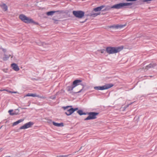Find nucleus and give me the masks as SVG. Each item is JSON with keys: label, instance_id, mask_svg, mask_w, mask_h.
<instances>
[{"label": "nucleus", "instance_id": "nucleus-1", "mask_svg": "<svg viewBox=\"0 0 157 157\" xmlns=\"http://www.w3.org/2000/svg\"><path fill=\"white\" fill-rule=\"evenodd\" d=\"M123 49V46L118 47H108L106 48V52L109 54L117 53Z\"/></svg>", "mask_w": 157, "mask_h": 157}, {"label": "nucleus", "instance_id": "nucleus-2", "mask_svg": "<svg viewBox=\"0 0 157 157\" xmlns=\"http://www.w3.org/2000/svg\"><path fill=\"white\" fill-rule=\"evenodd\" d=\"M19 18L22 21L27 24H29L31 23H33L34 24L36 23V22L34 21L33 19H31L30 17L26 16L25 15L23 14L20 15L19 16Z\"/></svg>", "mask_w": 157, "mask_h": 157}, {"label": "nucleus", "instance_id": "nucleus-3", "mask_svg": "<svg viewBox=\"0 0 157 157\" xmlns=\"http://www.w3.org/2000/svg\"><path fill=\"white\" fill-rule=\"evenodd\" d=\"M113 85L112 84H107L101 86H95L94 89L97 90H103L109 89Z\"/></svg>", "mask_w": 157, "mask_h": 157}, {"label": "nucleus", "instance_id": "nucleus-4", "mask_svg": "<svg viewBox=\"0 0 157 157\" xmlns=\"http://www.w3.org/2000/svg\"><path fill=\"white\" fill-rule=\"evenodd\" d=\"M72 13L75 17L79 18H82L85 14V12L81 10L73 11Z\"/></svg>", "mask_w": 157, "mask_h": 157}, {"label": "nucleus", "instance_id": "nucleus-5", "mask_svg": "<svg viewBox=\"0 0 157 157\" xmlns=\"http://www.w3.org/2000/svg\"><path fill=\"white\" fill-rule=\"evenodd\" d=\"M99 113L96 112H90L88 113L89 116L84 119L85 121L95 119L97 118L96 116L98 115Z\"/></svg>", "mask_w": 157, "mask_h": 157}, {"label": "nucleus", "instance_id": "nucleus-6", "mask_svg": "<svg viewBox=\"0 0 157 157\" xmlns=\"http://www.w3.org/2000/svg\"><path fill=\"white\" fill-rule=\"evenodd\" d=\"M123 8L122 3H120L113 5L111 7H107L105 9L102 10L103 11H105L107 9H109L111 8H115L117 9H119Z\"/></svg>", "mask_w": 157, "mask_h": 157}, {"label": "nucleus", "instance_id": "nucleus-7", "mask_svg": "<svg viewBox=\"0 0 157 157\" xmlns=\"http://www.w3.org/2000/svg\"><path fill=\"white\" fill-rule=\"evenodd\" d=\"M126 25V24L113 25L110 26H108L107 27V29L112 28L113 29H122Z\"/></svg>", "mask_w": 157, "mask_h": 157}, {"label": "nucleus", "instance_id": "nucleus-8", "mask_svg": "<svg viewBox=\"0 0 157 157\" xmlns=\"http://www.w3.org/2000/svg\"><path fill=\"white\" fill-rule=\"evenodd\" d=\"M33 124V123L31 122H29L27 123H26L24 125L21 126L20 128V129H25L26 128H29Z\"/></svg>", "mask_w": 157, "mask_h": 157}, {"label": "nucleus", "instance_id": "nucleus-9", "mask_svg": "<svg viewBox=\"0 0 157 157\" xmlns=\"http://www.w3.org/2000/svg\"><path fill=\"white\" fill-rule=\"evenodd\" d=\"M78 109V108H75L74 109L72 107L68 109V110L65 112V113L67 116L71 115L74 112L77 110Z\"/></svg>", "mask_w": 157, "mask_h": 157}, {"label": "nucleus", "instance_id": "nucleus-10", "mask_svg": "<svg viewBox=\"0 0 157 157\" xmlns=\"http://www.w3.org/2000/svg\"><path fill=\"white\" fill-rule=\"evenodd\" d=\"M157 65L156 63H152L146 66L144 69L146 70H147L151 68L154 67Z\"/></svg>", "mask_w": 157, "mask_h": 157}, {"label": "nucleus", "instance_id": "nucleus-11", "mask_svg": "<svg viewBox=\"0 0 157 157\" xmlns=\"http://www.w3.org/2000/svg\"><path fill=\"white\" fill-rule=\"evenodd\" d=\"M82 82V80L80 79H76L74 80L72 83V84L75 88L76 86L80 84V83Z\"/></svg>", "mask_w": 157, "mask_h": 157}, {"label": "nucleus", "instance_id": "nucleus-12", "mask_svg": "<svg viewBox=\"0 0 157 157\" xmlns=\"http://www.w3.org/2000/svg\"><path fill=\"white\" fill-rule=\"evenodd\" d=\"M105 7V6L102 5L94 8V10L95 12L99 11L101 10Z\"/></svg>", "mask_w": 157, "mask_h": 157}, {"label": "nucleus", "instance_id": "nucleus-13", "mask_svg": "<svg viewBox=\"0 0 157 157\" xmlns=\"http://www.w3.org/2000/svg\"><path fill=\"white\" fill-rule=\"evenodd\" d=\"M0 6L4 11H6L8 10V7L5 4L3 3L0 5Z\"/></svg>", "mask_w": 157, "mask_h": 157}, {"label": "nucleus", "instance_id": "nucleus-14", "mask_svg": "<svg viewBox=\"0 0 157 157\" xmlns=\"http://www.w3.org/2000/svg\"><path fill=\"white\" fill-rule=\"evenodd\" d=\"M11 67L15 71H18L19 68L17 65L15 63H12L11 64Z\"/></svg>", "mask_w": 157, "mask_h": 157}, {"label": "nucleus", "instance_id": "nucleus-15", "mask_svg": "<svg viewBox=\"0 0 157 157\" xmlns=\"http://www.w3.org/2000/svg\"><path fill=\"white\" fill-rule=\"evenodd\" d=\"M58 12V11H50L46 12V14L48 16H52L55 13Z\"/></svg>", "mask_w": 157, "mask_h": 157}, {"label": "nucleus", "instance_id": "nucleus-16", "mask_svg": "<svg viewBox=\"0 0 157 157\" xmlns=\"http://www.w3.org/2000/svg\"><path fill=\"white\" fill-rule=\"evenodd\" d=\"M75 87H74L73 85L72 84L71 86H68L67 87V91H70L72 90Z\"/></svg>", "mask_w": 157, "mask_h": 157}, {"label": "nucleus", "instance_id": "nucleus-17", "mask_svg": "<svg viewBox=\"0 0 157 157\" xmlns=\"http://www.w3.org/2000/svg\"><path fill=\"white\" fill-rule=\"evenodd\" d=\"M24 121V119H21L18 120V121L14 122L13 124V126H14L15 125H17L19 123H21L22 122Z\"/></svg>", "mask_w": 157, "mask_h": 157}, {"label": "nucleus", "instance_id": "nucleus-18", "mask_svg": "<svg viewBox=\"0 0 157 157\" xmlns=\"http://www.w3.org/2000/svg\"><path fill=\"white\" fill-rule=\"evenodd\" d=\"M100 12L94 13H91L90 16L92 17H95L97 16L98 15H100Z\"/></svg>", "mask_w": 157, "mask_h": 157}, {"label": "nucleus", "instance_id": "nucleus-19", "mask_svg": "<svg viewBox=\"0 0 157 157\" xmlns=\"http://www.w3.org/2000/svg\"><path fill=\"white\" fill-rule=\"evenodd\" d=\"M31 96L33 97H37L38 98H44V97L40 96L39 95H37L36 94H31Z\"/></svg>", "mask_w": 157, "mask_h": 157}, {"label": "nucleus", "instance_id": "nucleus-20", "mask_svg": "<svg viewBox=\"0 0 157 157\" xmlns=\"http://www.w3.org/2000/svg\"><path fill=\"white\" fill-rule=\"evenodd\" d=\"M78 113L80 115H85L86 113H83V111L81 110H79L77 111Z\"/></svg>", "mask_w": 157, "mask_h": 157}, {"label": "nucleus", "instance_id": "nucleus-21", "mask_svg": "<svg viewBox=\"0 0 157 157\" xmlns=\"http://www.w3.org/2000/svg\"><path fill=\"white\" fill-rule=\"evenodd\" d=\"M72 107V106H67L65 107H63L62 108L64 109V110H66L67 111V110H68V109H69L70 108H71Z\"/></svg>", "mask_w": 157, "mask_h": 157}, {"label": "nucleus", "instance_id": "nucleus-22", "mask_svg": "<svg viewBox=\"0 0 157 157\" xmlns=\"http://www.w3.org/2000/svg\"><path fill=\"white\" fill-rule=\"evenodd\" d=\"M10 56V55L8 56L5 55V56L3 57V59L4 61L6 60L8 58H9Z\"/></svg>", "mask_w": 157, "mask_h": 157}, {"label": "nucleus", "instance_id": "nucleus-23", "mask_svg": "<svg viewBox=\"0 0 157 157\" xmlns=\"http://www.w3.org/2000/svg\"><path fill=\"white\" fill-rule=\"evenodd\" d=\"M105 51V50L104 49H101L98 50L97 52L98 53H103Z\"/></svg>", "mask_w": 157, "mask_h": 157}, {"label": "nucleus", "instance_id": "nucleus-24", "mask_svg": "<svg viewBox=\"0 0 157 157\" xmlns=\"http://www.w3.org/2000/svg\"><path fill=\"white\" fill-rule=\"evenodd\" d=\"M6 90V91H7V92L10 93H17V92L11 91H10V90Z\"/></svg>", "mask_w": 157, "mask_h": 157}, {"label": "nucleus", "instance_id": "nucleus-25", "mask_svg": "<svg viewBox=\"0 0 157 157\" xmlns=\"http://www.w3.org/2000/svg\"><path fill=\"white\" fill-rule=\"evenodd\" d=\"M53 123L54 125L56 126H59V123H56L54 122H53Z\"/></svg>", "mask_w": 157, "mask_h": 157}, {"label": "nucleus", "instance_id": "nucleus-26", "mask_svg": "<svg viewBox=\"0 0 157 157\" xmlns=\"http://www.w3.org/2000/svg\"><path fill=\"white\" fill-rule=\"evenodd\" d=\"M127 6H131L132 5L133 3L132 2H127L126 3Z\"/></svg>", "mask_w": 157, "mask_h": 157}, {"label": "nucleus", "instance_id": "nucleus-27", "mask_svg": "<svg viewBox=\"0 0 157 157\" xmlns=\"http://www.w3.org/2000/svg\"><path fill=\"white\" fill-rule=\"evenodd\" d=\"M151 1V0H143V2H147V3H150V2H149L150 1Z\"/></svg>", "mask_w": 157, "mask_h": 157}, {"label": "nucleus", "instance_id": "nucleus-28", "mask_svg": "<svg viewBox=\"0 0 157 157\" xmlns=\"http://www.w3.org/2000/svg\"><path fill=\"white\" fill-rule=\"evenodd\" d=\"M13 111V110H10L9 111V113L11 115H13L14 114V113H11Z\"/></svg>", "mask_w": 157, "mask_h": 157}, {"label": "nucleus", "instance_id": "nucleus-29", "mask_svg": "<svg viewBox=\"0 0 157 157\" xmlns=\"http://www.w3.org/2000/svg\"><path fill=\"white\" fill-rule=\"evenodd\" d=\"M123 8L125 6H127L126 3H122Z\"/></svg>", "mask_w": 157, "mask_h": 157}, {"label": "nucleus", "instance_id": "nucleus-30", "mask_svg": "<svg viewBox=\"0 0 157 157\" xmlns=\"http://www.w3.org/2000/svg\"><path fill=\"white\" fill-rule=\"evenodd\" d=\"M31 94L29 93L25 96V97L27 96H31Z\"/></svg>", "mask_w": 157, "mask_h": 157}, {"label": "nucleus", "instance_id": "nucleus-31", "mask_svg": "<svg viewBox=\"0 0 157 157\" xmlns=\"http://www.w3.org/2000/svg\"><path fill=\"white\" fill-rule=\"evenodd\" d=\"M63 123H59V127L60 126H63Z\"/></svg>", "mask_w": 157, "mask_h": 157}, {"label": "nucleus", "instance_id": "nucleus-32", "mask_svg": "<svg viewBox=\"0 0 157 157\" xmlns=\"http://www.w3.org/2000/svg\"><path fill=\"white\" fill-rule=\"evenodd\" d=\"M82 90H83V88L82 89H81L80 90H79L78 92L77 93H79V92H81Z\"/></svg>", "mask_w": 157, "mask_h": 157}, {"label": "nucleus", "instance_id": "nucleus-33", "mask_svg": "<svg viewBox=\"0 0 157 157\" xmlns=\"http://www.w3.org/2000/svg\"><path fill=\"white\" fill-rule=\"evenodd\" d=\"M86 19L84 21L82 22H81L83 23V22H85L86 21Z\"/></svg>", "mask_w": 157, "mask_h": 157}]
</instances>
